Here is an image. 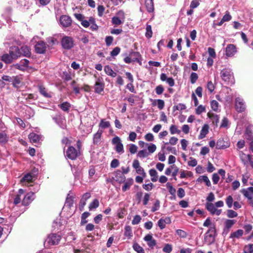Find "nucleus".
Masks as SVG:
<instances>
[{
  "label": "nucleus",
  "mask_w": 253,
  "mask_h": 253,
  "mask_svg": "<svg viewBox=\"0 0 253 253\" xmlns=\"http://www.w3.org/2000/svg\"><path fill=\"white\" fill-rule=\"evenodd\" d=\"M62 47L66 50H70L74 46V41L71 37L64 36L61 40Z\"/></svg>",
  "instance_id": "39448f33"
},
{
  "label": "nucleus",
  "mask_w": 253,
  "mask_h": 253,
  "mask_svg": "<svg viewBox=\"0 0 253 253\" xmlns=\"http://www.w3.org/2000/svg\"><path fill=\"white\" fill-rule=\"evenodd\" d=\"M133 250L137 253H145L144 250L138 243H135L132 246Z\"/></svg>",
  "instance_id": "e433bc0d"
},
{
  "label": "nucleus",
  "mask_w": 253,
  "mask_h": 253,
  "mask_svg": "<svg viewBox=\"0 0 253 253\" xmlns=\"http://www.w3.org/2000/svg\"><path fill=\"white\" fill-rule=\"evenodd\" d=\"M227 215L229 218H234L237 216L238 213L232 210H228L227 211Z\"/></svg>",
  "instance_id": "603ef678"
},
{
  "label": "nucleus",
  "mask_w": 253,
  "mask_h": 253,
  "mask_svg": "<svg viewBox=\"0 0 253 253\" xmlns=\"http://www.w3.org/2000/svg\"><path fill=\"white\" fill-rule=\"evenodd\" d=\"M20 56L19 48L18 46H12L10 47L9 53L3 54L1 60L5 64L11 63L14 60Z\"/></svg>",
  "instance_id": "f257e3e1"
},
{
  "label": "nucleus",
  "mask_w": 253,
  "mask_h": 253,
  "mask_svg": "<svg viewBox=\"0 0 253 253\" xmlns=\"http://www.w3.org/2000/svg\"><path fill=\"white\" fill-rule=\"evenodd\" d=\"M160 79L163 82H166L171 87L174 85V80L172 77L168 78L165 73H162L160 75Z\"/></svg>",
  "instance_id": "aec40b11"
},
{
  "label": "nucleus",
  "mask_w": 253,
  "mask_h": 253,
  "mask_svg": "<svg viewBox=\"0 0 253 253\" xmlns=\"http://www.w3.org/2000/svg\"><path fill=\"white\" fill-rule=\"evenodd\" d=\"M105 10L104 7L102 5H99L97 7L98 15L99 17H102Z\"/></svg>",
  "instance_id": "69168bd1"
},
{
  "label": "nucleus",
  "mask_w": 253,
  "mask_h": 253,
  "mask_svg": "<svg viewBox=\"0 0 253 253\" xmlns=\"http://www.w3.org/2000/svg\"><path fill=\"white\" fill-rule=\"evenodd\" d=\"M46 49V43L43 41H40L35 45V50L37 53L43 54Z\"/></svg>",
  "instance_id": "2eb2a0df"
},
{
  "label": "nucleus",
  "mask_w": 253,
  "mask_h": 253,
  "mask_svg": "<svg viewBox=\"0 0 253 253\" xmlns=\"http://www.w3.org/2000/svg\"><path fill=\"white\" fill-rule=\"evenodd\" d=\"M28 137L31 142L39 143L41 140L42 136L35 132H31L29 134Z\"/></svg>",
  "instance_id": "4be33fe9"
},
{
  "label": "nucleus",
  "mask_w": 253,
  "mask_h": 253,
  "mask_svg": "<svg viewBox=\"0 0 253 253\" xmlns=\"http://www.w3.org/2000/svg\"><path fill=\"white\" fill-rule=\"evenodd\" d=\"M242 193L248 199H252L253 198V187L242 189Z\"/></svg>",
  "instance_id": "412c9836"
},
{
  "label": "nucleus",
  "mask_w": 253,
  "mask_h": 253,
  "mask_svg": "<svg viewBox=\"0 0 253 253\" xmlns=\"http://www.w3.org/2000/svg\"><path fill=\"white\" fill-rule=\"evenodd\" d=\"M124 61L126 63L130 64L132 62H137L139 65L142 64V57L140 53L138 51L131 50L129 56L124 58Z\"/></svg>",
  "instance_id": "f03ea898"
},
{
  "label": "nucleus",
  "mask_w": 253,
  "mask_h": 253,
  "mask_svg": "<svg viewBox=\"0 0 253 253\" xmlns=\"http://www.w3.org/2000/svg\"><path fill=\"white\" fill-rule=\"evenodd\" d=\"M58 107L64 112H68L71 107V104L65 101L58 105Z\"/></svg>",
  "instance_id": "a878e982"
},
{
  "label": "nucleus",
  "mask_w": 253,
  "mask_h": 253,
  "mask_svg": "<svg viewBox=\"0 0 253 253\" xmlns=\"http://www.w3.org/2000/svg\"><path fill=\"white\" fill-rule=\"evenodd\" d=\"M198 79V76L196 73L192 72L190 76V82L193 84L196 83Z\"/></svg>",
  "instance_id": "3c124183"
},
{
  "label": "nucleus",
  "mask_w": 253,
  "mask_h": 253,
  "mask_svg": "<svg viewBox=\"0 0 253 253\" xmlns=\"http://www.w3.org/2000/svg\"><path fill=\"white\" fill-rule=\"evenodd\" d=\"M160 207V202L159 200H156L153 207L151 208V211L154 212L159 210Z\"/></svg>",
  "instance_id": "de8ad7c7"
},
{
  "label": "nucleus",
  "mask_w": 253,
  "mask_h": 253,
  "mask_svg": "<svg viewBox=\"0 0 253 253\" xmlns=\"http://www.w3.org/2000/svg\"><path fill=\"white\" fill-rule=\"evenodd\" d=\"M148 155V153L146 152L145 150H142L139 151L137 153V157L144 158L146 157Z\"/></svg>",
  "instance_id": "052dcab7"
},
{
  "label": "nucleus",
  "mask_w": 253,
  "mask_h": 253,
  "mask_svg": "<svg viewBox=\"0 0 253 253\" xmlns=\"http://www.w3.org/2000/svg\"><path fill=\"white\" fill-rule=\"evenodd\" d=\"M59 22L62 27L67 28L71 25L72 20L70 16L63 15L60 16Z\"/></svg>",
  "instance_id": "9b49d317"
},
{
  "label": "nucleus",
  "mask_w": 253,
  "mask_h": 253,
  "mask_svg": "<svg viewBox=\"0 0 253 253\" xmlns=\"http://www.w3.org/2000/svg\"><path fill=\"white\" fill-rule=\"evenodd\" d=\"M235 107L236 110L239 113L244 112L246 109V105L244 99L239 97L236 98Z\"/></svg>",
  "instance_id": "0eeeda50"
},
{
  "label": "nucleus",
  "mask_w": 253,
  "mask_h": 253,
  "mask_svg": "<svg viewBox=\"0 0 253 253\" xmlns=\"http://www.w3.org/2000/svg\"><path fill=\"white\" fill-rule=\"evenodd\" d=\"M124 236L128 239H130L132 237L131 227L129 225H126L125 227Z\"/></svg>",
  "instance_id": "c85d7f7f"
},
{
  "label": "nucleus",
  "mask_w": 253,
  "mask_h": 253,
  "mask_svg": "<svg viewBox=\"0 0 253 253\" xmlns=\"http://www.w3.org/2000/svg\"><path fill=\"white\" fill-rule=\"evenodd\" d=\"M143 240L147 242L148 246L151 249H153L157 244L156 241L153 238L151 234H147Z\"/></svg>",
  "instance_id": "dca6fc26"
},
{
  "label": "nucleus",
  "mask_w": 253,
  "mask_h": 253,
  "mask_svg": "<svg viewBox=\"0 0 253 253\" xmlns=\"http://www.w3.org/2000/svg\"><path fill=\"white\" fill-rule=\"evenodd\" d=\"M102 131H98L93 136V143L97 144L99 142Z\"/></svg>",
  "instance_id": "ea45409f"
},
{
  "label": "nucleus",
  "mask_w": 253,
  "mask_h": 253,
  "mask_svg": "<svg viewBox=\"0 0 253 253\" xmlns=\"http://www.w3.org/2000/svg\"><path fill=\"white\" fill-rule=\"evenodd\" d=\"M133 183V180L132 178H128L126 181L124 182V185L122 187V190L123 192H125L130 188V187L132 185Z\"/></svg>",
  "instance_id": "cd10ccee"
},
{
  "label": "nucleus",
  "mask_w": 253,
  "mask_h": 253,
  "mask_svg": "<svg viewBox=\"0 0 253 253\" xmlns=\"http://www.w3.org/2000/svg\"><path fill=\"white\" fill-rule=\"evenodd\" d=\"M120 51H121V48L117 46V47H115L113 49V50L111 52L110 55L112 57L116 56L117 55H118L119 54V53L120 52Z\"/></svg>",
  "instance_id": "4d7b16f0"
},
{
  "label": "nucleus",
  "mask_w": 253,
  "mask_h": 253,
  "mask_svg": "<svg viewBox=\"0 0 253 253\" xmlns=\"http://www.w3.org/2000/svg\"><path fill=\"white\" fill-rule=\"evenodd\" d=\"M141 218L140 215H136L133 217V218L131 221L132 224L136 225L139 223Z\"/></svg>",
  "instance_id": "bf43d9fd"
},
{
  "label": "nucleus",
  "mask_w": 253,
  "mask_h": 253,
  "mask_svg": "<svg viewBox=\"0 0 253 253\" xmlns=\"http://www.w3.org/2000/svg\"><path fill=\"white\" fill-rule=\"evenodd\" d=\"M166 186H167V188L168 189L169 192V193L171 195H172L174 197H175V196L176 190L173 187V186L171 184V183H170L169 182H168L166 184Z\"/></svg>",
  "instance_id": "c03bdc74"
},
{
  "label": "nucleus",
  "mask_w": 253,
  "mask_h": 253,
  "mask_svg": "<svg viewBox=\"0 0 253 253\" xmlns=\"http://www.w3.org/2000/svg\"><path fill=\"white\" fill-rule=\"evenodd\" d=\"M237 52V48L233 44H229L225 48V55L228 57L233 56Z\"/></svg>",
  "instance_id": "4468645a"
},
{
  "label": "nucleus",
  "mask_w": 253,
  "mask_h": 253,
  "mask_svg": "<svg viewBox=\"0 0 253 253\" xmlns=\"http://www.w3.org/2000/svg\"><path fill=\"white\" fill-rule=\"evenodd\" d=\"M155 91L158 95H160L164 92V88L162 85H159L155 88Z\"/></svg>",
  "instance_id": "0e129e2a"
},
{
  "label": "nucleus",
  "mask_w": 253,
  "mask_h": 253,
  "mask_svg": "<svg viewBox=\"0 0 253 253\" xmlns=\"http://www.w3.org/2000/svg\"><path fill=\"white\" fill-rule=\"evenodd\" d=\"M153 32L150 25L146 24L145 36L147 38L150 39L152 37Z\"/></svg>",
  "instance_id": "f704fd0d"
},
{
  "label": "nucleus",
  "mask_w": 253,
  "mask_h": 253,
  "mask_svg": "<svg viewBox=\"0 0 253 253\" xmlns=\"http://www.w3.org/2000/svg\"><path fill=\"white\" fill-rule=\"evenodd\" d=\"M125 20V14L123 10L118 11L116 15L111 19V22L113 25L119 26L123 24Z\"/></svg>",
  "instance_id": "20e7f679"
},
{
  "label": "nucleus",
  "mask_w": 253,
  "mask_h": 253,
  "mask_svg": "<svg viewBox=\"0 0 253 253\" xmlns=\"http://www.w3.org/2000/svg\"><path fill=\"white\" fill-rule=\"evenodd\" d=\"M35 198V194L33 192H30L27 193L24 197L23 201L22 204L24 206H27L29 205L30 203L32 202V201Z\"/></svg>",
  "instance_id": "a211bd4d"
},
{
  "label": "nucleus",
  "mask_w": 253,
  "mask_h": 253,
  "mask_svg": "<svg viewBox=\"0 0 253 253\" xmlns=\"http://www.w3.org/2000/svg\"><path fill=\"white\" fill-rule=\"evenodd\" d=\"M209 126L208 125H204L202 128V129L200 131V134L199 135V139H201L205 138L206 135L209 132Z\"/></svg>",
  "instance_id": "393cba45"
},
{
  "label": "nucleus",
  "mask_w": 253,
  "mask_h": 253,
  "mask_svg": "<svg viewBox=\"0 0 253 253\" xmlns=\"http://www.w3.org/2000/svg\"><path fill=\"white\" fill-rule=\"evenodd\" d=\"M110 126V123L109 121H105L102 119L99 124V127L102 129L108 128Z\"/></svg>",
  "instance_id": "79ce46f5"
},
{
  "label": "nucleus",
  "mask_w": 253,
  "mask_h": 253,
  "mask_svg": "<svg viewBox=\"0 0 253 253\" xmlns=\"http://www.w3.org/2000/svg\"><path fill=\"white\" fill-rule=\"evenodd\" d=\"M90 29L92 31H96L98 28V26L95 23V20L94 18L93 17H90Z\"/></svg>",
  "instance_id": "c9c22d12"
},
{
  "label": "nucleus",
  "mask_w": 253,
  "mask_h": 253,
  "mask_svg": "<svg viewBox=\"0 0 253 253\" xmlns=\"http://www.w3.org/2000/svg\"><path fill=\"white\" fill-rule=\"evenodd\" d=\"M218 103L215 100H212L211 101V108L215 112L218 111Z\"/></svg>",
  "instance_id": "a18cd8bd"
},
{
  "label": "nucleus",
  "mask_w": 253,
  "mask_h": 253,
  "mask_svg": "<svg viewBox=\"0 0 253 253\" xmlns=\"http://www.w3.org/2000/svg\"><path fill=\"white\" fill-rule=\"evenodd\" d=\"M113 144L115 145V150L119 154L124 152L123 144L122 143L121 138L118 136L114 137L112 140Z\"/></svg>",
  "instance_id": "6e6552de"
},
{
  "label": "nucleus",
  "mask_w": 253,
  "mask_h": 253,
  "mask_svg": "<svg viewBox=\"0 0 253 253\" xmlns=\"http://www.w3.org/2000/svg\"><path fill=\"white\" fill-rule=\"evenodd\" d=\"M20 63L21 64V67L23 68V71H24L28 67L29 61L28 60L26 59H24L21 60Z\"/></svg>",
  "instance_id": "864d4df0"
},
{
  "label": "nucleus",
  "mask_w": 253,
  "mask_h": 253,
  "mask_svg": "<svg viewBox=\"0 0 253 253\" xmlns=\"http://www.w3.org/2000/svg\"><path fill=\"white\" fill-rule=\"evenodd\" d=\"M105 84L102 79L98 78L94 84V91L96 93L100 94L103 90Z\"/></svg>",
  "instance_id": "ddd939ff"
},
{
  "label": "nucleus",
  "mask_w": 253,
  "mask_h": 253,
  "mask_svg": "<svg viewBox=\"0 0 253 253\" xmlns=\"http://www.w3.org/2000/svg\"><path fill=\"white\" fill-rule=\"evenodd\" d=\"M233 198L231 196H228L226 200V203L229 208H231L233 205Z\"/></svg>",
  "instance_id": "e2e57ef3"
},
{
  "label": "nucleus",
  "mask_w": 253,
  "mask_h": 253,
  "mask_svg": "<svg viewBox=\"0 0 253 253\" xmlns=\"http://www.w3.org/2000/svg\"><path fill=\"white\" fill-rule=\"evenodd\" d=\"M206 207L207 210L210 212V213L213 215L214 214V211H216V208L215 206L211 203H206Z\"/></svg>",
  "instance_id": "473e14b6"
},
{
  "label": "nucleus",
  "mask_w": 253,
  "mask_h": 253,
  "mask_svg": "<svg viewBox=\"0 0 253 253\" xmlns=\"http://www.w3.org/2000/svg\"><path fill=\"white\" fill-rule=\"evenodd\" d=\"M244 250L249 253H253V244H250L246 245Z\"/></svg>",
  "instance_id": "774afa93"
},
{
  "label": "nucleus",
  "mask_w": 253,
  "mask_h": 253,
  "mask_svg": "<svg viewBox=\"0 0 253 253\" xmlns=\"http://www.w3.org/2000/svg\"><path fill=\"white\" fill-rule=\"evenodd\" d=\"M253 126H248L246 129V134L248 135L249 138H252L253 137Z\"/></svg>",
  "instance_id": "49530a36"
},
{
  "label": "nucleus",
  "mask_w": 253,
  "mask_h": 253,
  "mask_svg": "<svg viewBox=\"0 0 253 253\" xmlns=\"http://www.w3.org/2000/svg\"><path fill=\"white\" fill-rule=\"evenodd\" d=\"M169 131L171 134H174L175 133H180V130L177 129V126L175 125H172L170 126Z\"/></svg>",
  "instance_id": "09e8293b"
},
{
  "label": "nucleus",
  "mask_w": 253,
  "mask_h": 253,
  "mask_svg": "<svg viewBox=\"0 0 253 253\" xmlns=\"http://www.w3.org/2000/svg\"><path fill=\"white\" fill-rule=\"evenodd\" d=\"M99 205V201L97 199H94L91 203H90L89 209L90 211L96 209Z\"/></svg>",
  "instance_id": "58836bf2"
},
{
  "label": "nucleus",
  "mask_w": 253,
  "mask_h": 253,
  "mask_svg": "<svg viewBox=\"0 0 253 253\" xmlns=\"http://www.w3.org/2000/svg\"><path fill=\"white\" fill-rule=\"evenodd\" d=\"M146 8L148 12H152L154 11V5L153 0H150L149 2L146 3Z\"/></svg>",
  "instance_id": "8fccbe9b"
},
{
  "label": "nucleus",
  "mask_w": 253,
  "mask_h": 253,
  "mask_svg": "<svg viewBox=\"0 0 253 253\" xmlns=\"http://www.w3.org/2000/svg\"><path fill=\"white\" fill-rule=\"evenodd\" d=\"M236 222V220L234 219H226L224 222V227L230 229Z\"/></svg>",
  "instance_id": "37998d69"
},
{
  "label": "nucleus",
  "mask_w": 253,
  "mask_h": 253,
  "mask_svg": "<svg viewBox=\"0 0 253 253\" xmlns=\"http://www.w3.org/2000/svg\"><path fill=\"white\" fill-rule=\"evenodd\" d=\"M113 178L119 183H124L126 180V176L120 170H117L114 173Z\"/></svg>",
  "instance_id": "f3484780"
},
{
  "label": "nucleus",
  "mask_w": 253,
  "mask_h": 253,
  "mask_svg": "<svg viewBox=\"0 0 253 253\" xmlns=\"http://www.w3.org/2000/svg\"><path fill=\"white\" fill-rule=\"evenodd\" d=\"M208 51L210 57L211 58H215L216 57V53L215 52V50L211 48V47H209L208 48Z\"/></svg>",
  "instance_id": "338daca9"
},
{
  "label": "nucleus",
  "mask_w": 253,
  "mask_h": 253,
  "mask_svg": "<svg viewBox=\"0 0 253 253\" xmlns=\"http://www.w3.org/2000/svg\"><path fill=\"white\" fill-rule=\"evenodd\" d=\"M244 231L242 229H238L237 231L232 232L231 233L230 235V238L235 239V238H239L242 237L243 235Z\"/></svg>",
  "instance_id": "c756f323"
},
{
  "label": "nucleus",
  "mask_w": 253,
  "mask_h": 253,
  "mask_svg": "<svg viewBox=\"0 0 253 253\" xmlns=\"http://www.w3.org/2000/svg\"><path fill=\"white\" fill-rule=\"evenodd\" d=\"M79 153L75 148L73 146H70L66 152V157L71 160H74L78 156Z\"/></svg>",
  "instance_id": "9d476101"
},
{
  "label": "nucleus",
  "mask_w": 253,
  "mask_h": 253,
  "mask_svg": "<svg viewBox=\"0 0 253 253\" xmlns=\"http://www.w3.org/2000/svg\"><path fill=\"white\" fill-rule=\"evenodd\" d=\"M104 71L106 74L112 77H115L117 76V73L109 65L104 67Z\"/></svg>",
  "instance_id": "7c9ffc66"
},
{
  "label": "nucleus",
  "mask_w": 253,
  "mask_h": 253,
  "mask_svg": "<svg viewBox=\"0 0 253 253\" xmlns=\"http://www.w3.org/2000/svg\"><path fill=\"white\" fill-rule=\"evenodd\" d=\"M37 87L40 93L44 97L51 98L52 97L50 92H48L47 89L43 85L38 84Z\"/></svg>",
  "instance_id": "6ab92c4d"
},
{
  "label": "nucleus",
  "mask_w": 253,
  "mask_h": 253,
  "mask_svg": "<svg viewBox=\"0 0 253 253\" xmlns=\"http://www.w3.org/2000/svg\"><path fill=\"white\" fill-rule=\"evenodd\" d=\"M216 229L214 225L210 227L205 234L204 243L208 245L213 244L215 241Z\"/></svg>",
  "instance_id": "7ed1b4c3"
},
{
  "label": "nucleus",
  "mask_w": 253,
  "mask_h": 253,
  "mask_svg": "<svg viewBox=\"0 0 253 253\" xmlns=\"http://www.w3.org/2000/svg\"><path fill=\"white\" fill-rule=\"evenodd\" d=\"M172 250V246L170 244H167L163 249V251L166 253H170Z\"/></svg>",
  "instance_id": "13d9d810"
},
{
  "label": "nucleus",
  "mask_w": 253,
  "mask_h": 253,
  "mask_svg": "<svg viewBox=\"0 0 253 253\" xmlns=\"http://www.w3.org/2000/svg\"><path fill=\"white\" fill-rule=\"evenodd\" d=\"M149 174L151 176V179L153 182H156L158 180L157 172L155 169H150Z\"/></svg>",
  "instance_id": "72a5a7b5"
},
{
  "label": "nucleus",
  "mask_w": 253,
  "mask_h": 253,
  "mask_svg": "<svg viewBox=\"0 0 253 253\" xmlns=\"http://www.w3.org/2000/svg\"><path fill=\"white\" fill-rule=\"evenodd\" d=\"M21 82V78L18 76H13L12 84L16 88H19Z\"/></svg>",
  "instance_id": "2f4dec72"
},
{
  "label": "nucleus",
  "mask_w": 253,
  "mask_h": 253,
  "mask_svg": "<svg viewBox=\"0 0 253 253\" xmlns=\"http://www.w3.org/2000/svg\"><path fill=\"white\" fill-rule=\"evenodd\" d=\"M196 182L198 183H202V182H204L208 187L211 186V181L207 175L200 176L197 179Z\"/></svg>",
  "instance_id": "b1692460"
},
{
  "label": "nucleus",
  "mask_w": 253,
  "mask_h": 253,
  "mask_svg": "<svg viewBox=\"0 0 253 253\" xmlns=\"http://www.w3.org/2000/svg\"><path fill=\"white\" fill-rule=\"evenodd\" d=\"M61 240L60 235L55 233L49 235L44 242V246L55 245L59 243Z\"/></svg>",
  "instance_id": "423d86ee"
},
{
  "label": "nucleus",
  "mask_w": 253,
  "mask_h": 253,
  "mask_svg": "<svg viewBox=\"0 0 253 253\" xmlns=\"http://www.w3.org/2000/svg\"><path fill=\"white\" fill-rule=\"evenodd\" d=\"M55 123L62 129H66L67 126L66 120L60 115H57L52 117Z\"/></svg>",
  "instance_id": "f8f14e48"
},
{
  "label": "nucleus",
  "mask_w": 253,
  "mask_h": 253,
  "mask_svg": "<svg viewBox=\"0 0 253 253\" xmlns=\"http://www.w3.org/2000/svg\"><path fill=\"white\" fill-rule=\"evenodd\" d=\"M229 144L225 142L223 139H219L216 144V148L217 149H225L228 147Z\"/></svg>",
  "instance_id": "5701e85b"
},
{
  "label": "nucleus",
  "mask_w": 253,
  "mask_h": 253,
  "mask_svg": "<svg viewBox=\"0 0 253 253\" xmlns=\"http://www.w3.org/2000/svg\"><path fill=\"white\" fill-rule=\"evenodd\" d=\"M73 198L72 196H70L68 194L66 200L65 206L68 207V208H71L73 206Z\"/></svg>",
  "instance_id": "4c0bfd02"
},
{
  "label": "nucleus",
  "mask_w": 253,
  "mask_h": 253,
  "mask_svg": "<svg viewBox=\"0 0 253 253\" xmlns=\"http://www.w3.org/2000/svg\"><path fill=\"white\" fill-rule=\"evenodd\" d=\"M176 233L179 237L184 238L187 236V233L185 231L181 230V229H177L176 230Z\"/></svg>",
  "instance_id": "680f3d73"
},
{
  "label": "nucleus",
  "mask_w": 253,
  "mask_h": 253,
  "mask_svg": "<svg viewBox=\"0 0 253 253\" xmlns=\"http://www.w3.org/2000/svg\"><path fill=\"white\" fill-rule=\"evenodd\" d=\"M206 108L205 107L203 106L202 105H200L198 106V107L196 108L195 112L196 114L197 115H200L203 112H205Z\"/></svg>",
  "instance_id": "6e6d98bb"
},
{
  "label": "nucleus",
  "mask_w": 253,
  "mask_h": 253,
  "mask_svg": "<svg viewBox=\"0 0 253 253\" xmlns=\"http://www.w3.org/2000/svg\"><path fill=\"white\" fill-rule=\"evenodd\" d=\"M221 77L224 82H230L233 77V73L229 68H224L221 71Z\"/></svg>",
  "instance_id": "1a4fd4ad"
},
{
  "label": "nucleus",
  "mask_w": 253,
  "mask_h": 253,
  "mask_svg": "<svg viewBox=\"0 0 253 253\" xmlns=\"http://www.w3.org/2000/svg\"><path fill=\"white\" fill-rule=\"evenodd\" d=\"M231 19L232 16L228 11H226L225 15L222 18V21H224V22H228L230 21Z\"/></svg>",
  "instance_id": "5fc2aeb1"
},
{
  "label": "nucleus",
  "mask_w": 253,
  "mask_h": 253,
  "mask_svg": "<svg viewBox=\"0 0 253 253\" xmlns=\"http://www.w3.org/2000/svg\"><path fill=\"white\" fill-rule=\"evenodd\" d=\"M8 140V136L4 132L0 133V143H5Z\"/></svg>",
  "instance_id": "a19ab883"
},
{
  "label": "nucleus",
  "mask_w": 253,
  "mask_h": 253,
  "mask_svg": "<svg viewBox=\"0 0 253 253\" xmlns=\"http://www.w3.org/2000/svg\"><path fill=\"white\" fill-rule=\"evenodd\" d=\"M20 50V55L22 54L25 57H30L31 55V52L30 48L25 45L21 47Z\"/></svg>",
  "instance_id": "bb28decb"
}]
</instances>
